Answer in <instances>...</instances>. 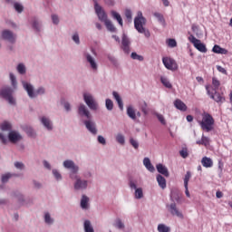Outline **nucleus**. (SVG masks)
<instances>
[{
    "mask_svg": "<svg viewBox=\"0 0 232 232\" xmlns=\"http://www.w3.org/2000/svg\"><path fill=\"white\" fill-rule=\"evenodd\" d=\"M197 122L203 131H213L215 130V118L208 111H203L197 117Z\"/></svg>",
    "mask_w": 232,
    "mask_h": 232,
    "instance_id": "obj_1",
    "label": "nucleus"
},
{
    "mask_svg": "<svg viewBox=\"0 0 232 232\" xmlns=\"http://www.w3.org/2000/svg\"><path fill=\"white\" fill-rule=\"evenodd\" d=\"M144 26H146V18L142 15V12L139 11L134 18V28L137 32H144Z\"/></svg>",
    "mask_w": 232,
    "mask_h": 232,
    "instance_id": "obj_2",
    "label": "nucleus"
},
{
    "mask_svg": "<svg viewBox=\"0 0 232 232\" xmlns=\"http://www.w3.org/2000/svg\"><path fill=\"white\" fill-rule=\"evenodd\" d=\"M206 90L208 95H209L210 99H213L216 102H225L226 98L224 97L223 93H220L217 91L211 92V85H206Z\"/></svg>",
    "mask_w": 232,
    "mask_h": 232,
    "instance_id": "obj_3",
    "label": "nucleus"
},
{
    "mask_svg": "<svg viewBox=\"0 0 232 232\" xmlns=\"http://www.w3.org/2000/svg\"><path fill=\"white\" fill-rule=\"evenodd\" d=\"M23 86H24V90L27 92L29 97H31V99H34V97H37V95H43V93H44V88H43V87H40L34 92V86H32V84H30L26 82H23Z\"/></svg>",
    "mask_w": 232,
    "mask_h": 232,
    "instance_id": "obj_4",
    "label": "nucleus"
},
{
    "mask_svg": "<svg viewBox=\"0 0 232 232\" xmlns=\"http://www.w3.org/2000/svg\"><path fill=\"white\" fill-rule=\"evenodd\" d=\"M188 41L193 44V46L201 53H206L208 52V48L206 44H202V42L197 39L193 34L188 36Z\"/></svg>",
    "mask_w": 232,
    "mask_h": 232,
    "instance_id": "obj_5",
    "label": "nucleus"
},
{
    "mask_svg": "<svg viewBox=\"0 0 232 232\" xmlns=\"http://www.w3.org/2000/svg\"><path fill=\"white\" fill-rule=\"evenodd\" d=\"M14 90L10 87H5L1 90L0 95L9 102V104H15V99H14Z\"/></svg>",
    "mask_w": 232,
    "mask_h": 232,
    "instance_id": "obj_6",
    "label": "nucleus"
},
{
    "mask_svg": "<svg viewBox=\"0 0 232 232\" xmlns=\"http://www.w3.org/2000/svg\"><path fill=\"white\" fill-rule=\"evenodd\" d=\"M63 167L66 168V169H71L70 178L74 179H77V171H79V167L75 165L73 160H67L63 161Z\"/></svg>",
    "mask_w": 232,
    "mask_h": 232,
    "instance_id": "obj_7",
    "label": "nucleus"
},
{
    "mask_svg": "<svg viewBox=\"0 0 232 232\" xmlns=\"http://www.w3.org/2000/svg\"><path fill=\"white\" fill-rule=\"evenodd\" d=\"M162 63L167 68V70H170V72H177L179 70V64L177 63V61L171 57H163Z\"/></svg>",
    "mask_w": 232,
    "mask_h": 232,
    "instance_id": "obj_8",
    "label": "nucleus"
},
{
    "mask_svg": "<svg viewBox=\"0 0 232 232\" xmlns=\"http://www.w3.org/2000/svg\"><path fill=\"white\" fill-rule=\"evenodd\" d=\"M83 99L87 106L90 108V110H97L98 108L97 102H95L92 94L84 93Z\"/></svg>",
    "mask_w": 232,
    "mask_h": 232,
    "instance_id": "obj_9",
    "label": "nucleus"
},
{
    "mask_svg": "<svg viewBox=\"0 0 232 232\" xmlns=\"http://www.w3.org/2000/svg\"><path fill=\"white\" fill-rule=\"evenodd\" d=\"M94 10L100 21H102V23H105V21L108 20V14H106V12L102 10V7L101 5L96 4Z\"/></svg>",
    "mask_w": 232,
    "mask_h": 232,
    "instance_id": "obj_10",
    "label": "nucleus"
},
{
    "mask_svg": "<svg viewBox=\"0 0 232 232\" xmlns=\"http://www.w3.org/2000/svg\"><path fill=\"white\" fill-rule=\"evenodd\" d=\"M2 37L5 41H9V43H15V35L9 30L3 31Z\"/></svg>",
    "mask_w": 232,
    "mask_h": 232,
    "instance_id": "obj_11",
    "label": "nucleus"
},
{
    "mask_svg": "<svg viewBox=\"0 0 232 232\" xmlns=\"http://www.w3.org/2000/svg\"><path fill=\"white\" fill-rule=\"evenodd\" d=\"M76 179V182L74 183V189H86L88 188V181L82 180L81 179L74 178Z\"/></svg>",
    "mask_w": 232,
    "mask_h": 232,
    "instance_id": "obj_12",
    "label": "nucleus"
},
{
    "mask_svg": "<svg viewBox=\"0 0 232 232\" xmlns=\"http://www.w3.org/2000/svg\"><path fill=\"white\" fill-rule=\"evenodd\" d=\"M8 139L10 142H13V144H15V142H18V140H21L23 137L18 132L12 130L8 134Z\"/></svg>",
    "mask_w": 232,
    "mask_h": 232,
    "instance_id": "obj_13",
    "label": "nucleus"
},
{
    "mask_svg": "<svg viewBox=\"0 0 232 232\" xmlns=\"http://www.w3.org/2000/svg\"><path fill=\"white\" fill-rule=\"evenodd\" d=\"M169 212L171 213V215L179 217V218H183L184 216L181 214L180 211H179V208H177V204L176 203H172L169 206Z\"/></svg>",
    "mask_w": 232,
    "mask_h": 232,
    "instance_id": "obj_14",
    "label": "nucleus"
},
{
    "mask_svg": "<svg viewBox=\"0 0 232 232\" xmlns=\"http://www.w3.org/2000/svg\"><path fill=\"white\" fill-rule=\"evenodd\" d=\"M121 48L125 53H130V39L126 35L122 36Z\"/></svg>",
    "mask_w": 232,
    "mask_h": 232,
    "instance_id": "obj_15",
    "label": "nucleus"
},
{
    "mask_svg": "<svg viewBox=\"0 0 232 232\" xmlns=\"http://www.w3.org/2000/svg\"><path fill=\"white\" fill-rule=\"evenodd\" d=\"M174 106H175V108H177V110H179V111H188V106L186 105V103H184V102H182V100L177 99L174 102Z\"/></svg>",
    "mask_w": 232,
    "mask_h": 232,
    "instance_id": "obj_16",
    "label": "nucleus"
},
{
    "mask_svg": "<svg viewBox=\"0 0 232 232\" xmlns=\"http://www.w3.org/2000/svg\"><path fill=\"white\" fill-rule=\"evenodd\" d=\"M156 169L160 173V175H163L164 177H169V171L168 170V168L162 165V163H159L156 166Z\"/></svg>",
    "mask_w": 232,
    "mask_h": 232,
    "instance_id": "obj_17",
    "label": "nucleus"
},
{
    "mask_svg": "<svg viewBox=\"0 0 232 232\" xmlns=\"http://www.w3.org/2000/svg\"><path fill=\"white\" fill-rule=\"evenodd\" d=\"M84 124L87 130L92 133V135H97V128L95 127V123L91 121H85Z\"/></svg>",
    "mask_w": 232,
    "mask_h": 232,
    "instance_id": "obj_18",
    "label": "nucleus"
},
{
    "mask_svg": "<svg viewBox=\"0 0 232 232\" xmlns=\"http://www.w3.org/2000/svg\"><path fill=\"white\" fill-rule=\"evenodd\" d=\"M201 164L203 168H213V160L205 156L201 160Z\"/></svg>",
    "mask_w": 232,
    "mask_h": 232,
    "instance_id": "obj_19",
    "label": "nucleus"
},
{
    "mask_svg": "<svg viewBox=\"0 0 232 232\" xmlns=\"http://www.w3.org/2000/svg\"><path fill=\"white\" fill-rule=\"evenodd\" d=\"M85 57H86L87 63H89L91 68L92 70H97V62H95V59L88 53L85 54Z\"/></svg>",
    "mask_w": 232,
    "mask_h": 232,
    "instance_id": "obj_20",
    "label": "nucleus"
},
{
    "mask_svg": "<svg viewBox=\"0 0 232 232\" xmlns=\"http://www.w3.org/2000/svg\"><path fill=\"white\" fill-rule=\"evenodd\" d=\"M78 111L80 115H85L88 119L92 117V115L90 114V111L86 109V106L84 104L80 105Z\"/></svg>",
    "mask_w": 232,
    "mask_h": 232,
    "instance_id": "obj_21",
    "label": "nucleus"
},
{
    "mask_svg": "<svg viewBox=\"0 0 232 232\" xmlns=\"http://www.w3.org/2000/svg\"><path fill=\"white\" fill-rule=\"evenodd\" d=\"M112 95H113L115 101L118 102V106H119L120 110L122 111V110H124V103H122V99L119 95V92H113Z\"/></svg>",
    "mask_w": 232,
    "mask_h": 232,
    "instance_id": "obj_22",
    "label": "nucleus"
},
{
    "mask_svg": "<svg viewBox=\"0 0 232 232\" xmlns=\"http://www.w3.org/2000/svg\"><path fill=\"white\" fill-rule=\"evenodd\" d=\"M156 179L160 188H161V189H166V179L160 174H158Z\"/></svg>",
    "mask_w": 232,
    "mask_h": 232,
    "instance_id": "obj_23",
    "label": "nucleus"
},
{
    "mask_svg": "<svg viewBox=\"0 0 232 232\" xmlns=\"http://www.w3.org/2000/svg\"><path fill=\"white\" fill-rule=\"evenodd\" d=\"M212 52L214 53H221L222 55H227V50L220 47L219 45H214Z\"/></svg>",
    "mask_w": 232,
    "mask_h": 232,
    "instance_id": "obj_24",
    "label": "nucleus"
},
{
    "mask_svg": "<svg viewBox=\"0 0 232 232\" xmlns=\"http://www.w3.org/2000/svg\"><path fill=\"white\" fill-rule=\"evenodd\" d=\"M127 115L130 117V119H132V121H135L137 119V114L135 113V109H133L132 106H129L127 108Z\"/></svg>",
    "mask_w": 232,
    "mask_h": 232,
    "instance_id": "obj_25",
    "label": "nucleus"
},
{
    "mask_svg": "<svg viewBox=\"0 0 232 232\" xmlns=\"http://www.w3.org/2000/svg\"><path fill=\"white\" fill-rule=\"evenodd\" d=\"M111 17L116 19V21L119 23L120 25H121V26L123 25L122 17L121 16V14L119 13H117L116 11H111Z\"/></svg>",
    "mask_w": 232,
    "mask_h": 232,
    "instance_id": "obj_26",
    "label": "nucleus"
},
{
    "mask_svg": "<svg viewBox=\"0 0 232 232\" xmlns=\"http://www.w3.org/2000/svg\"><path fill=\"white\" fill-rule=\"evenodd\" d=\"M220 88V81L217 77L212 78V92H217Z\"/></svg>",
    "mask_w": 232,
    "mask_h": 232,
    "instance_id": "obj_27",
    "label": "nucleus"
},
{
    "mask_svg": "<svg viewBox=\"0 0 232 232\" xmlns=\"http://www.w3.org/2000/svg\"><path fill=\"white\" fill-rule=\"evenodd\" d=\"M160 82L163 84V86H165V88H168L169 90H171V88H173V85L171 84V82H169V80H168L166 77L161 76Z\"/></svg>",
    "mask_w": 232,
    "mask_h": 232,
    "instance_id": "obj_28",
    "label": "nucleus"
},
{
    "mask_svg": "<svg viewBox=\"0 0 232 232\" xmlns=\"http://www.w3.org/2000/svg\"><path fill=\"white\" fill-rule=\"evenodd\" d=\"M42 124H44V126L45 128H47L48 130H52V121H50V119L46 118V117H43L41 119Z\"/></svg>",
    "mask_w": 232,
    "mask_h": 232,
    "instance_id": "obj_29",
    "label": "nucleus"
},
{
    "mask_svg": "<svg viewBox=\"0 0 232 232\" xmlns=\"http://www.w3.org/2000/svg\"><path fill=\"white\" fill-rule=\"evenodd\" d=\"M104 24L109 32H117V28H115V25L110 20L105 21Z\"/></svg>",
    "mask_w": 232,
    "mask_h": 232,
    "instance_id": "obj_30",
    "label": "nucleus"
},
{
    "mask_svg": "<svg viewBox=\"0 0 232 232\" xmlns=\"http://www.w3.org/2000/svg\"><path fill=\"white\" fill-rule=\"evenodd\" d=\"M90 201V198L86 196H82V200H81V208L82 209H88V202Z\"/></svg>",
    "mask_w": 232,
    "mask_h": 232,
    "instance_id": "obj_31",
    "label": "nucleus"
},
{
    "mask_svg": "<svg viewBox=\"0 0 232 232\" xmlns=\"http://www.w3.org/2000/svg\"><path fill=\"white\" fill-rule=\"evenodd\" d=\"M140 109L141 110L142 113H144V115L148 114V103L145 101L140 102Z\"/></svg>",
    "mask_w": 232,
    "mask_h": 232,
    "instance_id": "obj_32",
    "label": "nucleus"
},
{
    "mask_svg": "<svg viewBox=\"0 0 232 232\" xmlns=\"http://www.w3.org/2000/svg\"><path fill=\"white\" fill-rule=\"evenodd\" d=\"M159 232H171V228L164 224L158 225Z\"/></svg>",
    "mask_w": 232,
    "mask_h": 232,
    "instance_id": "obj_33",
    "label": "nucleus"
},
{
    "mask_svg": "<svg viewBox=\"0 0 232 232\" xmlns=\"http://www.w3.org/2000/svg\"><path fill=\"white\" fill-rule=\"evenodd\" d=\"M1 130L2 131H10L12 130V124L8 121H5L1 124Z\"/></svg>",
    "mask_w": 232,
    "mask_h": 232,
    "instance_id": "obj_34",
    "label": "nucleus"
},
{
    "mask_svg": "<svg viewBox=\"0 0 232 232\" xmlns=\"http://www.w3.org/2000/svg\"><path fill=\"white\" fill-rule=\"evenodd\" d=\"M84 231L85 232H94L93 227H92V223L90 222V220L84 221Z\"/></svg>",
    "mask_w": 232,
    "mask_h": 232,
    "instance_id": "obj_35",
    "label": "nucleus"
},
{
    "mask_svg": "<svg viewBox=\"0 0 232 232\" xmlns=\"http://www.w3.org/2000/svg\"><path fill=\"white\" fill-rule=\"evenodd\" d=\"M154 17L158 18V21L161 23V24H166V20L164 19V15L160 13H154Z\"/></svg>",
    "mask_w": 232,
    "mask_h": 232,
    "instance_id": "obj_36",
    "label": "nucleus"
},
{
    "mask_svg": "<svg viewBox=\"0 0 232 232\" xmlns=\"http://www.w3.org/2000/svg\"><path fill=\"white\" fill-rule=\"evenodd\" d=\"M190 179H191V172L187 171L185 178H184V188H188V184Z\"/></svg>",
    "mask_w": 232,
    "mask_h": 232,
    "instance_id": "obj_37",
    "label": "nucleus"
},
{
    "mask_svg": "<svg viewBox=\"0 0 232 232\" xmlns=\"http://www.w3.org/2000/svg\"><path fill=\"white\" fill-rule=\"evenodd\" d=\"M105 106L109 111H111V110H113V102L110 99H107L105 102Z\"/></svg>",
    "mask_w": 232,
    "mask_h": 232,
    "instance_id": "obj_38",
    "label": "nucleus"
},
{
    "mask_svg": "<svg viewBox=\"0 0 232 232\" xmlns=\"http://www.w3.org/2000/svg\"><path fill=\"white\" fill-rule=\"evenodd\" d=\"M144 194L142 192V188H136L135 189V198H142Z\"/></svg>",
    "mask_w": 232,
    "mask_h": 232,
    "instance_id": "obj_39",
    "label": "nucleus"
},
{
    "mask_svg": "<svg viewBox=\"0 0 232 232\" xmlns=\"http://www.w3.org/2000/svg\"><path fill=\"white\" fill-rule=\"evenodd\" d=\"M17 72H20L22 75L24 73H26V68L24 67V65L23 63H19L17 66Z\"/></svg>",
    "mask_w": 232,
    "mask_h": 232,
    "instance_id": "obj_40",
    "label": "nucleus"
},
{
    "mask_svg": "<svg viewBox=\"0 0 232 232\" xmlns=\"http://www.w3.org/2000/svg\"><path fill=\"white\" fill-rule=\"evenodd\" d=\"M130 57H131V59H134L136 61H144V57L137 54V53H132Z\"/></svg>",
    "mask_w": 232,
    "mask_h": 232,
    "instance_id": "obj_41",
    "label": "nucleus"
},
{
    "mask_svg": "<svg viewBox=\"0 0 232 232\" xmlns=\"http://www.w3.org/2000/svg\"><path fill=\"white\" fill-rule=\"evenodd\" d=\"M179 155L180 157H182V159H188L189 153H188V149H183L179 151Z\"/></svg>",
    "mask_w": 232,
    "mask_h": 232,
    "instance_id": "obj_42",
    "label": "nucleus"
},
{
    "mask_svg": "<svg viewBox=\"0 0 232 232\" xmlns=\"http://www.w3.org/2000/svg\"><path fill=\"white\" fill-rule=\"evenodd\" d=\"M116 140L117 142H119V144H124L125 142L124 136L122 134H118L116 136Z\"/></svg>",
    "mask_w": 232,
    "mask_h": 232,
    "instance_id": "obj_43",
    "label": "nucleus"
},
{
    "mask_svg": "<svg viewBox=\"0 0 232 232\" xmlns=\"http://www.w3.org/2000/svg\"><path fill=\"white\" fill-rule=\"evenodd\" d=\"M14 9L16 10V12H18V14H21V12H23V10H24L23 5L19 3H15L14 5Z\"/></svg>",
    "mask_w": 232,
    "mask_h": 232,
    "instance_id": "obj_44",
    "label": "nucleus"
},
{
    "mask_svg": "<svg viewBox=\"0 0 232 232\" xmlns=\"http://www.w3.org/2000/svg\"><path fill=\"white\" fill-rule=\"evenodd\" d=\"M168 45L170 48H175L177 46V41L175 39H169L168 40Z\"/></svg>",
    "mask_w": 232,
    "mask_h": 232,
    "instance_id": "obj_45",
    "label": "nucleus"
},
{
    "mask_svg": "<svg viewBox=\"0 0 232 232\" xmlns=\"http://www.w3.org/2000/svg\"><path fill=\"white\" fill-rule=\"evenodd\" d=\"M44 220H45L46 224H53V219H52V218L50 217V213L45 214Z\"/></svg>",
    "mask_w": 232,
    "mask_h": 232,
    "instance_id": "obj_46",
    "label": "nucleus"
},
{
    "mask_svg": "<svg viewBox=\"0 0 232 232\" xmlns=\"http://www.w3.org/2000/svg\"><path fill=\"white\" fill-rule=\"evenodd\" d=\"M217 70L220 73H223L224 75H227V71L224 67H222L220 65H217Z\"/></svg>",
    "mask_w": 232,
    "mask_h": 232,
    "instance_id": "obj_47",
    "label": "nucleus"
},
{
    "mask_svg": "<svg viewBox=\"0 0 232 232\" xmlns=\"http://www.w3.org/2000/svg\"><path fill=\"white\" fill-rule=\"evenodd\" d=\"M157 119L161 122L163 125H166V120L164 119V116L162 114H156Z\"/></svg>",
    "mask_w": 232,
    "mask_h": 232,
    "instance_id": "obj_48",
    "label": "nucleus"
},
{
    "mask_svg": "<svg viewBox=\"0 0 232 232\" xmlns=\"http://www.w3.org/2000/svg\"><path fill=\"white\" fill-rule=\"evenodd\" d=\"M53 174L55 177L56 180H61V179H63V177L61 176V173H59L57 169H53Z\"/></svg>",
    "mask_w": 232,
    "mask_h": 232,
    "instance_id": "obj_49",
    "label": "nucleus"
},
{
    "mask_svg": "<svg viewBox=\"0 0 232 232\" xmlns=\"http://www.w3.org/2000/svg\"><path fill=\"white\" fill-rule=\"evenodd\" d=\"M10 79L12 82V85L15 88V86H17V81L15 80V75H14V73H10Z\"/></svg>",
    "mask_w": 232,
    "mask_h": 232,
    "instance_id": "obj_50",
    "label": "nucleus"
},
{
    "mask_svg": "<svg viewBox=\"0 0 232 232\" xmlns=\"http://www.w3.org/2000/svg\"><path fill=\"white\" fill-rule=\"evenodd\" d=\"M201 143L203 146H208V144H209V138L202 136Z\"/></svg>",
    "mask_w": 232,
    "mask_h": 232,
    "instance_id": "obj_51",
    "label": "nucleus"
},
{
    "mask_svg": "<svg viewBox=\"0 0 232 232\" xmlns=\"http://www.w3.org/2000/svg\"><path fill=\"white\" fill-rule=\"evenodd\" d=\"M130 142L131 146H133V148H134L135 150H138V149H139V142H137V140H135L133 138H131V139L130 140Z\"/></svg>",
    "mask_w": 232,
    "mask_h": 232,
    "instance_id": "obj_52",
    "label": "nucleus"
},
{
    "mask_svg": "<svg viewBox=\"0 0 232 232\" xmlns=\"http://www.w3.org/2000/svg\"><path fill=\"white\" fill-rule=\"evenodd\" d=\"M12 174L8 173V174H5L2 176V182H8V179H11Z\"/></svg>",
    "mask_w": 232,
    "mask_h": 232,
    "instance_id": "obj_53",
    "label": "nucleus"
},
{
    "mask_svg": "<svg viewBox=\"0 0 232 232\" xmlns=\"http://www.w3.org/2000/svg\"><path fill=\"white\" fill-rule=\"evenodd\" d=\"M14 168L17 169H24V164H23V162L16 161L14 163Z\"/></svg>",
    "mask_w": 232,
    "mask_h": 232,
    "instance_id": "obj_54",
    "label": "nucleus"
},
{
    "mask_svg": "<svg viewBox=\"0 0 232 232\" xmlns=\"http://www.w3.org/2000/svg\"><path fill=\"white\" fill-rule=\"evenodd\" d=\"M116 227H118V229H123L124 223H122V221H121V219H118L116 221Z\"/></svg>",
    "mask_w": 232,
    "mask_h": 232,
    "instance_id": "obj_55",
    "label": "nucleus"
},
{
    "mask_svg": "<svg viewBox=\"0 0 232 232\" xmlns=\"http://www.w3.org/2000/svg\"><path fill=\"white\" fill-rule=\"evenodd\" d=\"M98 142H99L100 144H102L103 146H105V144H106V139H104V137H102V136H98Z\"/></svg>",
    "mask_w": 232,
    "mask_h": 232,
    "instance_id": "obj_56",
    "label": "nucleus"
},
{
    "mask_svg": "<svg viewBox=\"0 0 232 232\" xmlns=\"http://www.w3.org/2000/svg\"><path fill=\"white\" fill-rule=\"evenodd\" d=\"M139 34H144L145 37L149 38L150 37L151 34L149 30H146V28H143V32H139Z\"/></svg>",
    "mask_w": 232,
    "mask_h": 232,
    "instance_id": "obj_57",
    "label": "nucleus"
},
{
    "mask_svg": "<svg viewBox=\"0 0 232 232\" xmlns=\"http://www.w3.org/2000/svg\"><path fill=\"white\" fill-rule=\"evenodd\" d=\"M53 24H59V16L53 14L52 15Z\"/></svg>",
    "mask_w": 232,
    "mask_h": 232,
    "instance_id": "obj_58",
    "label": "nucleus"
},
{
    "mask_svg": "<svg viewBox=\"0 0 232 232\" xmlns=\"http://www.w3.org/2000/svg\"><path fill=\"white\" fill-rule=\"evenodd\" d=\"M145 168L150 171V173H153V171H155V167H153V165L151 163H150V165H146Z\"/></svg>",
    "mask_w": 232,
    "mask_h": 232,
    "instance_id": "obj_59",
    "label": "nucleus"
},
{
    "mask_svg": "<svg viewBox=\"0 0 232 232\" xmlns=\"http://www.w3.org/2000/svg\"><path fill=\"white\" fill-rule=\"evenodd\" d=\"M72 41H74V43H76V44H79L81 43V41L79 40V34H74L72 35Z\"/></svg>",
    "mask_w": 232,
    "mask_h": 232,
    "instance_id": "obj_60",
    "label": "nucleus"
},
{
    "mask_svg": "<svg viewBox=\"0 0 232 232\" xmlns=\"http://www.w3.org/2000/svg\"><path fill=\"white\" fill-rule=\"evenodd\" d=\"M125 17H127V19H131V11L127 9L125 11Z\"/></svg>",
    "mask_w": 232,
    "mask_h": 232,
    "instance_id": "obj_61",
    "label": "nucleus"
},
{
    "mask_svg": "<svg viewBox=\"0 0 232 232\" xmlns=\"http://www.w3.org/2000/svg\"><path fill=\"white\" fill-rule=\"evenodd\" d=\"M150 164H151V161L150 160V158H144L143 165L146 167V166H148Z\"/></svg>",
    "mask_w": 232,
    "mask_h": 232,
    "instance_id": "obj_62",
    "label": "nucleus"
},
{
    "mask_svg": "<svg viewBox=\"0 0 232 232\" xmlns=\"http://www.w3.org/2000/svg\"><path fill=\"white\" fill-rule=\"evenodd\" d=\"M33 28H34L35 30H39V22H37V20L34 21Z\"/></svg>",
    "mask_w": 232,
    "mask_h": 232,
    "instance_id": "obj_63",
    "label": "nucleus"
},
{
    "mask_svg": "<svg viewBox=\"0 0 232 232\" xmlns=\"http://www.w3.org/2000/svg\"><path fill=\"white\" fill-rule=\"evenodd\" d=\"M0 140L3 142V144H6V138L3 134L0 133Z\"/></svg>",
    "mask_w": 232,
    "mask_h": 232,
    "instance_id": "obj_64",
    "label": "nucleus"
}]
</instances>
